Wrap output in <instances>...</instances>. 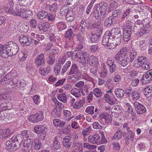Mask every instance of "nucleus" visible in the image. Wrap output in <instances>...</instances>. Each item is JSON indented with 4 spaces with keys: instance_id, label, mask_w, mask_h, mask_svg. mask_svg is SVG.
<instances>
[{
    "instance_id": "obj_38",
    "label": "nucleus",
    "mask_w": 152,
    "mask_h": 152,
    "mask_svg": "<svg viewBox=\"0 0 152 152\" xmlns=\"http://www.w3.org/2000/svg\"><path fill=\"white\" fill-rule=\"evenodd\" d=\"M48 15V12L44 10L38 12L37 14L38 18L40 19H42L46 18Z\"/></svg>"
},
{
    "instance_id": "obj_42",
    "label": "nucleus",
    "mask_w": 152,
    "mask_h": 152,
    "mask_svg": "<svg viewBox=\"0 0 152 152\" xmlns=\"http://www.w3.org/2000/svg\"><path fill=\"white\" fill-rule=\"evenodd\" d=\"M85 100L83 99L80 100L77 102H76L73 105V107L75 109L83 107L85 104Z\"/></svg>"
},
{
    "instance_id": "obj_43",
    "label": "nucleus",
    "mask_w": 152,
    "mask_h": 152,
    "mask_svg": "<svg viewBox=\"0 0 152 152\" xmlns=\"http://www.w3.org/2000/svg\"><path fill=\"white\" fill-rule=\"evenodd\" d=\"M71 93L76 97H79L81 96L80 91L79 89L74 88L71 91Z\"/></svg>"
},
{
    "instance_id": "obj_1",
    "label": "nucleus",
    "mask_w": 152,
    "mask_h": 152,
    "mask_svg": "<svg viewBox=\"0 0 152 152\" xmlns=\"http://www.w3.org/2000/svg\"><path fill=\"white\" fill-rule=\"evenodd\" d=\"M123 39L124 41L127 42L131 39V36L132 33L131 26L127 25L123 27Z\"/></svg>"
},
{
    "instance_id": "obj_46",
    "label": "nucleus",
    "mask_w": 152,
    "mask_h": 152,
    "mask_svg": "<svg viewBox=\"0 0 152 152\" xmlns=\"http://www.w3.org/2000/svg\"><path fill=\"white\" fill-rule=\"evenodd\" d=\"M112 34H115V36H118L119 34H121V29L120 28L115 27L113 28L111 31Z\"/></svg>"
},
{
    "instance_id": "obj_57",
    "label": "nucleus",
    "mask_w": 152,
    "mask_h": 152,
    "mask_svg": "<svg viewBox=\"0 0 152 152\" xmlns=\"http://www.w3.org/2000/svg\"><path fill=\"white\" fill-rule=\"evenodd\" d=\"M66 56L65 55L62 56L61 57L59 58L58 62L57 63V65L61 66V65L63 64L66 60Z\"/></svg>"
},
{
    "instance_id": "obj_27",
    "label": "nucleus",
    "mask_w": 152,
    "mask_h": 152,
    "mask_svg": "<svg viewBox=\"0 0 152 152\" xmlns=\"http://www.w3.org/2000/svg\"><path fill=\"white\" fill-rule=\"evenodd\" d=\"M121 14V11L120 10H115L112 12V15L111 17L115 20H116V22L118 18L120 17Z\"/></svg>"
},
{
    "instance_id": "obj_20",
    "label": "nucleus",
    "mask_w": 152,
    "mask_h": 152,
    "mask_svg": "<svg viewBox=\"0 0 152 152\" xmlns=\"http://www.w3.org/2000/svg\"><path fill=\"white\" fill-rule=\"evenodd\" d=\"M105 86L109 89V90L107 91V92L109 93H112V90L114 88L112 79L111 78L107 79L105 84Z\"/></svg>"
},
{
    "instance_id": "obj_24",
    "label": "nucleus",
    "mask_w": 152,
    "mask_h": 152,
    "mask_svg": "<svg viewBox=\"0 0 152 152\" xmlns=\"http://www.w3.org/2000/svg\"><path fill=\"white\" fill-rule=\"evenodd\" d=\"M122 107L119 105H115L112 107L111 109L112 115L113 116V114L117 113L118 115L120 114L122 112Z\"/></svg>"
},
{
    "instance_id": "obj_40",
    "label": "nucleus",
    "mask_w": 152,
    "mask_h": 152,
    "mask_svg": "<svg viewBox=\"0 0 152 152\" xmlns=\"http://www.w3.org/2000/svg\"><path fill=\"white\" fill-rule=\"evenodd\" d=\"M58 99L61 102L65 103L67 102V98L65 93L58 94Z\"/></svg>"
},
{
    "instance_id": "obj_21",
    "label": "nucleus",
    "mask_w": 152,
    "mask_h": 152,
    "mask_svg": "<svg viewBox=\"0 0 152 152\" xmlns=\"http://www.w3.org/2000/svg\"><path fill=\"white\" fill-rule=\"evenodd\" d=\"M134 134L132 131L128 132L127 136L125 137V139L126 145L129 144L130 141H132L134 140Z\"/></svg>"
},
{
    "instance_id": "obj_14",
    "label": "nucleus",
    "mask_w": 152,
    "mask_h": 152,
    "mask_svg": "<svg viewBox=\"0 0 152 152\" xmlns=\"http://www.w3.org/2000/svg\"><path fill=\"white\" fill-rule=\"evenodd\" d=\"M146 60H147V59L145 57L139 56L137 59L134 61L133 64L135 67H139Z\"/></svg>"
},
{
    "instance_id": "obj_3",
    "label": "nucleus",
    "mask_w": 152,
    "mask_h": 152,
    "mask_svg": "<svg viewBox=\"0 0 152 152\" xmlns=\"http://www.w3.org/2000/svg\"><path fill=\"white\" fill-rule=\"evenodd\" d=\"M6 45L8 48L10 54L9 55L11 56L15 55L19 50L18 46L17 44L12 41H9L6 43Z\"/></svg>"
},
{
    "instance_id": "obj_8",
    "label": "nucleus",
    "mask_w": 152,
    "mask_h": 152,
    "mask_svg": "<svg viewBox=\"0 0 152 152\" xmlns=\"http://www.w3.org/2000/svg\"><path fill=\"white\" fill-rule=\"evenodd\" d=\"M101 137L99 135L95 134L93 135H90L88 137V141L91 143L100 145L99 140Z\"/></svg>"
},
{
    "instance_id": "obj_10",
    "label": "nucleus",
    "mask_w": 152,
    "mask_h": 152,
    "mask_svg": "<svg viewBox=\"0 0 152 152\" xmlns=\"http://www.w3.org/2000/svg\"><path fill=\"white\" fill-rule=\"evenodd\" d=\"M134 105L137 113L138 114H142L145 112L146 108L142 104L138 102H136L134 103Z\"/></svg>"
},
{
    "instance_id": "obj_15",
    "label": "nucleus",
    "mask_w": 152,
    "mask_h": 152,
    "mask_svg": "<svg viewBox=\"0 0 152 152\" xmlns=\"http://www.w3.org/2000/svg\"><path fill=\"white\" fill-rule=\"evenodd\" d=\"M99 64L98 58L97 57L91 55L89 58V64L93 66L96 67Z\"/></svg>"
},
{
    "instance_id": "obj_5",
    "label": "nucleus",
    "mask_w": 152,
    "mask_h": 152,
    "mask_svg": "<svg viewBox=\"0 0 152 152\" xmlns=\"http://www.w3.org/2000/svg\"><path fill=\"white\" fill-rule=\"evenodd\" d=\"M14 4L13 0H9L8 4L4 7L5 12L7 13L12 14L15 15L17 12L16 10L18 9V7H17L14 10L13 8Z\"/></svg>"
},
{
    "instance_id": "obj_58",
    "label": "nucleus",
    "mask_w": 152,
    "mask_h": 152,
    "mask_svg": "<svg viewBox=\"0 0 152 152\" xmlns=\"http://www.w3.org/2000/svg\"><path fill=\"white\" fill-rule=\"evenodd\" d=\"M88 23H86V22L82 21L81 22V28H80V31L82 32L81 33L84 34L85 32V27H86L87 28V26H88Z\"/></svg>"
},
{
    "instance_id": "obj_19",
    "label": "nucleus",
    "mask_w": 152,
    "mask_h": 152,
    "mask_svg": "<svg viewBox=\"0 0 152 152\" xmlns=\"http://www.w3.org/2000/svg\"><path fill=\"white\" fill-rule=\"evenodd\" d=\"M21 134L28 140H33L34 138V134L30 131L24 130L22 132Z\"/></svg>"
},
{
    "instance_id": "obj_55",
    "label": "nucleus",
    "mask_w": 152,
    "mask_h": 152,
    "mask_svg": "<svg viewBox=\"0 0 152 152\" xmlns=\"http://www.w3.org/2000/svg\"><path fill=\"white\" fill-rule=\"evenodd\" d=\"M20 28V30L21 32L26 33L28 31L29 27L26 24H23Z\"/></svg>"
},
{
    "instance_id": "obj_30",
    "label": "nucleus",
    "mask_w": 152,
    "mask_h": 152,
    "mask_svg": "<svg viewBox=\"0 0 152 152\" xmlns=\"http://www.w3.org/2000/svg\"><path fill=\"white\" fill-rule=\"evenodd\" d=\"M34 148L35 149L38 150L42 146L40 140L39 138H36L34 139L33 142Z\"/></svg>"
},
{
    "instance_id": "obj_52",
    "label": "nucleus",
    "mask_w": 152,
    "mask_h": 152,
    "mask_svg": "<svg viewBox=\"0 0 152 152\" xmlns=\"http://www.w3.org/2000/svg\"><path fill=\"white\" fill-rule=\"evenodd\" d=\"M73 34V29L71 28L66 31L64 35V37L65 38L68 37L69 38H71L72 37Z\"/></svg>"
},
{
    "instance_id": "obj_54",
    "label": "nucleus",
    "mask_w": 152,
    "mask_h": 152,
    "mask_svg": "<svg viewBox=\"0 0 152 152\" xmlns=\"http://www.w3.org/2000/svg\"><path fill=\"white\" fill-rule=\"evenodd\" d=\"M77 39L79 42H85L84 34L81 33L80 32H78L77 34Z\"/></svg>"
},
{
    "instance_id": "obj_16",
    "label": "nucleus",
    "mask_w": 152,
    "mask_h": 152,
    "mask_svg": "<svg viewBox=\"0 0 152 152\" xmlns=\"http://www.w3.org/2000/svg\"><path fill=\"white\" fill-rule=\"evenodd\" d=\"M50 26V25L48 22H39L38 24V27L40 30L44 31H47L48 29Z\"/></svg>"
},
{
    "instance_id": "obj_37",
    "label": "nucleus",
    "mask_w": 152,
    "mask_h": 152,
    "mask_svg": "<svg viewBox=\"0 0 152 152\" xmlns=\"http://www.w3.org/2000/svg\"><path fill=\"white\" fill-rule=\"evenodd\" d=\"M130 62V59L128 57L126 56L121 62L118 63L123 66L125 67L128 65V63Z\"/></svg>"
},
{
    "instance_id": "obj_53",
    "label": "nucleus",
    "mask_w": 152,
    "mask_h": 152,
    "mask_svg": "<svg viewBox=\"0 0 152 152\" xmlns=\"http://www.w3.org/2000/svg\"><path fill=\"white\" fill-rule=\"evenodd\" d=\"M142 68L145 70H147L150 68L148 61L147 60H145L143 63L141 65Z\"/></svg>"
},
{
    "instance_id": "obj_63",
    "label": "nucleus",
    "mask_w": 152,
    "mask_h": 152,
    "mask_svg": "<svg viewBox=\"0 0 152 152\" xmlns=\"http://www.w3.org/2000/svg\"><path fill=\"white\" fill-rule=\"evenodd\" d=\"M15 143L14 140H12V137L11 140L7 141L6 145L8 147V149H10L12 147L13 144Z\"/></svg>"
},
{
    "instance_id": "obj_44",
    "label": "nucleus",
    "mask_w": 152,
    "mask_h": 152,
    "mask_svg": "<svg viewBox=\"0 0 152 152\" xmlns=\"http://www.w3.org/2000/svg\"><path fill=\"white\" fill-rule=\"evenodd\" d=\"M100 77L104 78L107 77L108 75V71L107 69L104 67L102 68L99 72Z\"/></svg>"
},
{
    "instance_id": "obj_49",
    "label": "nucleus",
    "mask_w": 152,
    "mask_h": 152,
    "mask_svg": "<svg viewBox=\"0 0 152 152\" xmlns=\"http://www.w3.org/2000/svg\"><path fill=\"white\" fill-rule=\"evenodd\" d=\"M94 94L97 98L101 97L102 94V92L100 89L96 88L94 90Z\"/></svg>"
},
{
    "instance_id": "obj_31",
    "label": "nucleus",
    "mask_w": 152,
    "mask_h": 152,
    "mask_svg": "<svg viewBox=\"0 0 152 152\" xmlns=\"http://www.w3.org/2000/svg\"><path fill=\"white\" fill-rule=\"evenodd\" d=\"M93 15L97 19H99L100 21H103L104 19L103 16L104 15H102L100 12H99V9L96 10H95L93 13Z\"/></svg>"
},
{
    "instance_id": "obj_48",
    "label": "nucleus",
    "mask_w": 152,
    "mask_h": 152,
    "mask_svg": "<svg viewBox=\"0 0 152 152\" xmlns=\"http://www.w3.org/2000/svg\"><path fill=\"white\" fill-rule=\"evenodd\" d=\"M71 64V62L69 61L66 62L65 65L63 66L62 69V73L64 74L66 72L68 69L70 67Z\"/></svg>"
},
{
    "instance_id": "obj_6",
    "label": "nucleus",
    "mask_w": 152,
    "mask_h": 152,
    "mask_svg": "<svg viewBox=\"0 0 152 152\" xmlns=\"http://www.w3.org/2000/svg\"><path fill=\"white\" fill-rule=\"evenodd\" d=\"M19 41L23 45L28 46L32 42V39L31 37L21 35L20 37Z\"/></svg>"
},
{
    "instance_id": "obj_47",
    "label": "nucleus",
    "mask_w": 152,
    "mask_h": 152,
    "mask_svg": "<svg viewBox=\"0 0 152 152\" xmlns=\"http://www.w3.org/2000/svg\"><path fill=\"white\" fill-rule=\"evenodd\" d=\"M83 146L85 148L90 151L94 150L96 148V145H90L88 143L86 142L84 143Z\"/></svg>"
},
{
    "instance_id": "obj_23",
    "label": "nucleus",
    "mask_w": 152,
    "mask_h": 152,
    "mask_svg": "<svg viewBox=\"0 0 152 152\" xmlns=\"http://www.w3.org/2000/svg\"><path fill=\"white\" fill-rule=\"evenodd\" d=\"M116 23V20H115L110 16L106 19L104 23V25L106 27H110L113 24H115Z\"/></svg>"
},
{
    "instance_id": "obj_7",
    "label": "nucleus",
    "mask_w": 152,
    "mask_h": 152,
    "mask_svg": "<svg viewBox=\"0 0 152 152\" xmlns=\"http://www.w3.org/2000/svg\"><path fill=\"white\" fill-rule=\"evenodd\" d=\"M99 118L101 121L106 124L110 123L112 121L111 116L106 113H101L99 116Z\"/></svg>"
},
{
    "instance_id": "obj_35",
    "label": "nucleus",
    "mask_w": 152,
    "mask_h": 152,
    "mask_svg": "<svg viewBox=\"0 0 152 152\" xmlns=\"http://www.w3.org/2000/svg\"><path fill=\"white\" fill-rule=\"evenodd\" d=\"M68 11V12H67L66 15V19L67 21L71 22L74 20V16L72 11L71 10H70Z\"/></svg>"
},
{
    "instance_id": "obj_60",
    "label": "nucleus",
    "mask_w": 152,
    "mask_h": 152,
    "mask_svg": "<svg viewBox=\"0 0 152 152\" xmlns=\"http://www.w3.org/2000/svg\"><path fill=\"white\" fill-rule=\"evenodd\" d=\"M89 89V85L87 84L85 85L82 89L80 90L82 95L84 96L85 95L84 92L87 94L88 92Z\"/></svg>"
},
{
    "instance_id": "obj_25",
    "label": "nucleus",
    "mask_w": 152,
    "mask_h": 152,
    "mask_svg": "<svg viewBox=\"0 0 152 152\" xmlns=\"http://www.w3.org/2000/svg\"><path fill=\"white\" fill-rule=\"evenodd\" d=\"M61 145L59 142L58 140V138L57 137H55L54 138V141L53 143L51 145V148L54 150H57L59 149Z\"/></svg>"
},
{
    "instance_id": "obj_2",
    "label": "nucleus",
    "mask_w": 152,
    "mask_h": 152,
    "mask_svg": "<svg viewBox=\"0 0 152 152\" xmlns=\"http://www.w3.org/2000/svg\"><path fill=\"white\" fill-rule=\"evenodd\" d=\"M127 49L126 47L121 48L116 54L114 59L118 63L126 56Z\"/></svg>"
},
{
    "instance_id": "obj_56",
    "label": "nucleus",
    "mask_w": 152,
    "mask_h": 152,
    "mask_svg": "<svg viewBox=\"0 0 152 152\" xmlns=\"http://www.w3.org/2000/svg\"><path fill=\"white\" fill-rule=\"evenodd\" d=\"M60 112L59 109H55L51 113V115L54 117H57L60 116Z\"/></svg>"
},
{
    "instance_id": "obj_13",
    "label": "nucleus",
    "mask_w": 152,
    "mask_h": 152,
    "mask_svg": "<svg viewBox=\"0 0 152 152\" xmlns=\"http://www.w3.org/2000/svg\"><path fill=\"white\" fill-rule=\"evenodd\" d=\"M107 7L108 4L107 3L102 2L99 4L98 8L102 15H104L106 13Z\"/></svg>"
},
{
    "instance_id": "obj_17",
    "label": "nucleus",
    "mask_w": 152,
    "mask_h": 152,
    "mask_svg": "<svg viewBox=\"0 0 152 152\" xmlns=\"http://www.w3.org/2000/svg\"><path fill=\"white\" fill-rule=\"evenodd\" d=\"M71 140V138L68 136H65L63 138V144L66 148L69 149L71 147L72 143Z\"/></svg>"
},
{
    "instance_id": "obj_29",
    "label": "nucleus",
    "mask_w": 152,
    "mask_h": 152,
    "mask_svg": "<svg viewBox=\"0 0 152 152\" xmlns=\"http://www.w3.org/2000/svg\"><path fill=\"white\" fill-rule=\"evenodd\" d=\"M47 126L44 124L42 125H39L40 130H41L40 138L42 140H44L46 136L45 131L47 129Z\"/></svg>"
},
{
    "instance_id": "obj_62",
    "label": "nucleus",
    "mask_w": 152,
    "mask_h": 152,
    "mask_svg": "<svg viewBox=\"0 0 152 152\" xmlns=\"http://www.w3.org/2000/svg\"><path fill=\"white\" fill-rule=\"evenodd\" d=\"M94 107L93 106L87 107L86 110L85 111L88 113L93 114L94 113Z\"/></svg>"
},
{
    "instance_id": "obj_34",
    "label": "nucleus",
    "mask_w": 152,
    "mask_h": 152,
    "mask_svg": "<svg viewBox=\"0 0 152 152\" xmlns=\"http://www.w3.org/2000/svg\"><path fill=\"white\" fill-rule=\"evenodd\" d=\"M144 89V94L146 96L149 97L151 95V92L152 91V86H147Z\"/></svg>"
},
{
    "instance_id": "obj_36",
    "label": "nucleus",
    "mask_w": 152,
    "mask_h": 152,
    "mask_svg": "<svg viewBox=\"0 0 152 152\" xmlns=\"http://www.w3.org/2000/svg\"><path fill=\"white\" fill-rule=\"evenodd\" d=\"M53 123L56 126L60 127H62L65 126V123L64 122L61 121L58 119H54Z\"/></svg>"
},
{
    "instance_id": "obj_41",
    "label": "nucleus",
    "mask_w": 152,
    "mask_h": 152,
    "mask_svg": "<svg viewBox=\"0 0 152 152\" xmlns=\"http://www.w3.org/2000/svg\"><path fill=\"white\" fill-rule=\"evenodd\" d=\"M111 40H113L110 39L108 35H104L102 39V44L104 46H107L109 42Z\"/></svg>"
},
{
    "instance_id": "obj_26",
    "label": "nucleus",
    "mask_w": 152,
    "mask_h": 152,
    "mask_svg": "<svg viewBox=\"0 0 152 152\" xmlns=\"http://www.w3.org/2000/svg\"><path fill=\"white\" fill-rule=\"evenodd\" d=\"M33 142L31 141L30 140H27L25 141L24 144L23 146L27 150H25L27 152H29L33 147Z\"/></svg>"
},
{
    "instance_id": "obj_51",
    "label": "nucleus",
    "mask_w": 152,
    "mask_h": 152,
    "mask_svg": "<svg viewBox=\"0 0 152 152\" xmlns=\"http://www.w3.org/2000/svg\"><path fill=\"white\" fill-rule=\"evenodd\" d=\"M35 115L37 122L42 121L44 119L43 113L42 111L40 112L39 113H36Z\"/></svg>"
},
{
    "instance_id": "obj_32",
    "label": "nucleus",
    "mask_w": 152,
    "mask_h": 152,
    "mask_svg": "<svg viewBox=\"0 0 152 152\" xmlns=\"http://www.w3.org/2000/svg\"><path fill=\"white\" fill-rule=\"evenodd\" d=\"M78 68L77 65L75 64H73L71 66L70 71L67 73L68 75H70L77 73L78 72Z\"/></svg>"
},
{
    "instance_id": "obj_18",
    "label": "nucleus",
    "mask_w": 152,
    "mask_h": 152,
    "mask_svg": "<svg viewBox=\"0 0 152 152\" xmlns=\"http://www.w3.org/2000/svg\"><path fill=\"white\" fill-rule=\"evenodd\" d=\"M73 147L75 150L78 152H82L83 147L82 143L79 142L74 141L73 144Z\"/></svg>"
},
{
    "instance_id": "obj_9",
    "label": "nucleus",
    "mask_w": 152,
    "mask_h": 152,
    "mask_svg": "<svg viewBox=\"0 0 152 152\" xmlns=\"http://www.w3.org/2000/svg\"><path fill=\"white\" fill-rule=\"evenodd\" d=\"M7 47L6 43L4 45H0V56L5 58L10 56L9 55L10 52Z\"/></svg>"
},
{
    "instance_id": "obj_64",
    "label": "nucleus",
    "mask_w": 152,
    "mask_h": 152,
    "mask_svg": "<svg viewBox=\"0 0 152 152\" xmlns=\"http://www.w3.org/2000/svg\"><path fill=\"white\" fill-rule=\"evenodd\" d=\"M66 26L63 22H60L58 24V28L59 30H62L66 28Z\"/></svg>"
},
{
    "instance_id": "obj_59",
    "label": "nucleus",
    "mask_w": 152,
    "mask_h": 152,
    "mask_svg": "<svg viewBox=\"0 0 152 152\" xmlns=\"http://www.w3.org/2000/svg\"><path fill=\"white\" fill-rule=\"evenodd\" d=\"M147 41L144 40L141 41L140 42V46L141 50H145L148 45Z\"/></svg>"
},
{
    "instance_id": "obj_12",
    "label": "nucleus",
    "mask_w": 152,
    "mask_h": 152,
    "mask_svg": "<svg viewBox=\"0 0 152 152\" xmlns=\"http://www.w3.org/2000/svg\"><path fill=\"white\" fill-rule=\"evenodd\" d=\"M102 29L100 30H97L95 32V34L92 35L91 37V40L92 42H97L100 38V35L102 34Z\"/></svg>"
},
{
    "instance_id": "obj_45",
    "label": "nucleus",
    "mask_w": 152,
    "mask_h": 152,
    "mask_svg": "<svg viewBox=\"0 0 152 152\" xmlns=\"http://www.w3.org/2000/svg\"><path fill=\"white\" fill-rule=\"evenodd\" d=\"M121 135L122 131L120 129H118L114 135L112 137V140L119 139L121 137Z\"/></svg>"
},
{
    "instance_id": "obj_11",
    "label": "nucleus",
    "mask_w": 152,
    "mask_h": 152,
    "mask_svg": "<svg viewBox=\"0 0 152 152\" xmlns=\"http://www.w3.org/2000/svg\"><path fill=\"white\" fill-rule=\"evenodd\" d=\"M88 26H87V29H93L95 28L98 30H100L102 29V31L103 29L101 28L102 27V23L100 22H96L94 23H92L91 21L89 22L88 23Z\"/></svg>"
},
{
    "instance_id": "obj_28",
    "label": "nucleus",
    "mask_w": 152,
    "mask_h": 152,
    "mask_svg": "<svg viewBox=\"0 0 152 152\" xmlns=\"http://www.w3.org/2000/svg\"><path fill=\"white\" fill-rule=\"evenodd\" d=\"M115 95L118 98H122L125 94L124 91L121 88H116L115 91Z\"/></svg>"
},
{
    "instance_id": "obj_33",
    "label": "nucleus",
    "mask_w": 152,
    "mask_h": 152,
    "mask_svg": "<svg viewBox=\"0 0 152 152\" xmlns=\"http://www.w3.org/2000/svg\"><path fill=\"white\" fill-rule=\"evenodd\" d=\"M63 112L64 115V118L68 121L72 119L74 117L73 115H72L71 112L69 110H64Z\"/></svg>"
},
{
    "instance_id": "obj_61",
    "label": "nucleus",
    "mask_w": 152,
    "mask_h": 152,
    "mask_svg": "<svg viewBox=\"0 0 152 152\" xmlns=\"http://www.w3.org/2000/svg\"><path fill=\"white\" fill-rule=\"evenodd\" d=\"M11 75L10 73H8L5 75L4 77L2 78L1 80L2 81H5V83H6V82L8 81H9L10 80L12 79V77H11Z\"/></svg>"
},
{
    "instance_id": "obj_22",
    "label": "nucleus",
    "mask_w": 152,
    "mask_h": 152,
    "mask_svg": "<svg viewBox=\"0 0 152 152\" xmlns=\"http://www.w3.org/2000/svg\"><path fill=\"white\" fill-rule=\"evenodd\" d=\"M45 58L43 53H41L35 59V63L38 66L41 65L45 62Z\"/></svg>"
},
{
    "instance_id": "obj_50",
    "label": "nucleus",
    "mask_w": 152,
    "mask_h": 152,
    "mask_svg": "<svg viewBox=\"0 0 152 152\" xmlns=\"http://www.w3.org/2000/svg\"><path fill=\"white\" fill-rule=\"evenodd\" d=\"M91 128L90 126H88L84 129L82 132V134L83 136H86L89 135L91 132Z\"/></svg>"
},
{
    "instance_id": "obj_4",
    "label": "nucleus",
    "mask_w": 152,
    "mask_h": 152,
    "mask_svg": "<svg viewBox=\"0 0 152 152\" xmlns=\"http://www.w3.org/2000/svg\"><path fill=\"white\" fill-rule=\"evenodd\" d=\"M18 8H19V7ZM16 10L17 12L15 15L20 16L23 18L26 19L29 18L31 16L32 13L31 11L28 9L25 10L21 8L18 9H17Z\"/></svg>"
},
{
    "instance_id": "obj_39",
    "label": "nucleus",
    "mask_w": 152,
    "mask_h": 152,
    "mask_svg": "<svg viewBox=\"0 0 152 152\" xmlns=\"http://www.w3.org/2000/svg\"><path fill=\"white\" fill-rule=\"evenodd\" d=\"M23 137L22 134H18L16 136H13L12 137V140H14V141L16 142H17L20 143L23 141Z\"/></svg>"
}]
</instances>
